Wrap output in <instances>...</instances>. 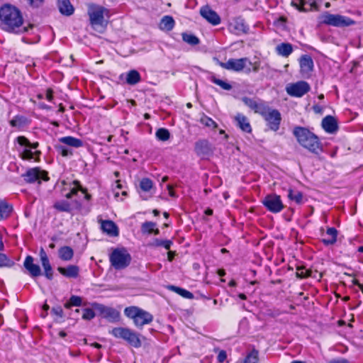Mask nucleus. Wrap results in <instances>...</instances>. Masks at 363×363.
<instances>
[{
    "label": "nucleus",
    "instance_id": "f257e3e1",
    "mask_svg": "<svg viewBox=\"0 0 363 363\" xmlns=\"http://www.w3.org/2000/svg\"><path fill=\"white\" fill-rule=\"evenodd\" d=\"M33 28V24H24L22 12L16 6L5 4L0 7V28L2 30L19 35Z\"/></svg>",
    "mask_w": 363,
    "mask_h": 363
},
{
    "label": "nucleus",
    "instance_id": "f03ea898",
    "mask_svg": "<svg viewBox=\"0 0 363 363\" xmlns=\"http://www.w3.org/2000/svg\"><path fill=\"white\" fill-rule=\"evenodd\" d=\"M87 14L91 28L99 33H103L107 26L105 16H108L109 11L102 6L90 4L88 5Z\"/></svg>",
    "mask_w": 363,
    "mask_h": 363
},
{
    "label": "nucleus",
    "instance_id": "7ed1b4c3",
    "mask_svg": "<svg viewBox=\"0 0 363 363\" xmlns=\"http://www.w3.org/2000/svg\"><path fill=\"white\" fill-rule=\"evenodd\" d=\"M125 315L131 319L134 325L142 329L144 325L150 324L153 321V315L138 306H129L124 309Z\"/></svg>",
    "mask_w": 363,
    "mask_h": 363
},
{
    "label": "nucleus",
    "instance_id": "20e7f679",
    "mask_svg": "<svg viewBox=\"0 0 363 363\" xmlns=\"http://www.w3.org/2000/svg\"><path fill=\"white\" fill-rule=\"evenodd\" d=\"M110 333L116 338H120L135 348H139L142 345L140 334L129 328L117 327L111 330Z\"/></svg>",
    "mask_w": 363,
    "mask_h": 363
},
{
    "label": "nucleus",
    "instance_id": "39448f33",
    "mask_svg": "<svg viewBox=\"0 0 363 363\" xmlns=\"http://www.w3.org/2000/svg\"><path fill=\"white\" fill-rule=\"evenodd\" d=\"M83 144L82 140L77 138H60L59 143L55 145V148L62 157H69L73 154L71 147L78 148L83 146Z\"/></svg>",
    "mask_w": 363,
    "mask_h": 363
},
{
    "label": "nucleus",
    "instance_id": "423d86ee",
    "mask_svg": "<svg viewBox=\"0 0 363 363\" xmlns=\"http://www.w3.org/2000/svg\"><path fill=\"white\" fill-rule=\"evenodd\" d=\"M321 23L334 27L344 28L353 26L356 22L352 18L340 14H332L326 12L322 17Z\"/></svg>",
    "mask_w": 363,
    "mask_h": 363
},
{
    "label": "nucleus",
    "instance_id": "0eeeda50",
    "mask_svg": "<svg viewBox=\"0 0 363 363\" xmlns=\"http://www.w3.org/2000/svg\"><path fill=\"white\" fill-rule=\"evenodd\" d=\"M110 262L116 269L127 267L131 261V257L125 249H116L110 255Z\"/></svg>",
    "mask_w": 363,
    "mask_h": 363
},
{
    "label": "nucleus",
    "instance_id": "6e6552de",
    "mask_svg": "<svg viewBox=\"0 0 363 363\" xmlns=\"http://www.w3.org/2000/svg\"><path fill=\"white\" fill-rule=\"evenodd\" d=\"M17 142L24 147L21 152V158L23 160H35L40 154V152L37 150L38 143H30L28 138H16Z\"/></svg>",
    "mask_w": 363,
    "mask_h": 363
},
{
    "label": "nucleus",
    "instance_id": "1a4fd4ad",
    "mask_svg": "<svg viewBox=\"0 0 363 363\" xmlns=\"http://www.w3.org/2000/svg\"><path fill=\"white\" fill-rule=\"evenodd\" d=\"M247 63L252 65L251 61L247 57L230 58L226 62L218 61V64L222 68L237 72L243 71Z\"/></svg>",
    "mask_w": 363,
    "mask_h": 363
},
{
    "label": "nucleus",
    "instance_id": "9d476101",
    "mask_svg": "<svg viewBox=\"0 0 363 363\" xmlns=\"http://www.w3.org/2000/svg\"><path fill=\"white\" fill-rule=\"evenodd\" d=\"M262 203L269 211L273 213H279L284 208L280 196L275 194L267 195L264 197Z\"/></svg>",
    "mask_w": 363,
    "mask_h": 363
},
{
    "label": "nucleus",
    "instance_id": "9b49d317",
    "mask_svg": "<svg viewBox=\"0 0 363 363\" xmlns=\"http://www.w3.org/2000/svg\"><path fill=\"white\" fill-rule=\"evenodd\" d=\"M262 117L270 130L274 131L279 130L281 121V116L277 109L269 107V110L264 113Z\"/></svg>",
    "mask_w": 363,
    "mask_h": 363
},
{
    "label": "nucleus",
    "instance_id": "f8f14e48",
    "mask_svg": "<svg viewBox=\"0 0 363 363\" xmlns=\"http://www.w3.org/2000/svg\"><path fill=\"white\" fill-rule=\"evenodd\" d=\"M91 306L102 318L109 321H116L120 318V313L113 308L98 303H92Z\"/></svg>",
    "mask_w": 363,
    "mask_h": 363
},
{
    "label": "nucleus",
    "instance_id": "ddd939ff",
    "mask_svg": "<svg viewBox=\"0 0 363 363\" xmlns=\"http://www.w3.org/2000/svg\"><path fill=\"white\" fill-rule=\"evenodd\" d=\"M311 89L310 85L305 81H299L286 86V90L289 95L295 97H302Z\"/></svg>",
    "mask_w": 363,
    "mask_h": 363
},
{
    "label": "nucleus",
    "instance_id": "4468645a",
    "mask_svg": "<svg viewBox=\"0 0 363 363\" xmlns=\"http://www.w3.org/2000/svg\"><path fill=\"white\" fill-rule=\"evenodd\" d=\"M299 144L308 151L319 154L323 151V146L319 138H297Z\"/></svg>",
    "mask_w": 363,
    "mask_h": 363
},
{
    "label": "nucleus",
    "instance_id": "2eb2a0df",
    "mask_svg": "<svg viewBox=\"0 0 363 363\" xmlns=\"http://www.w3.org/2000/svg\"><path fill=\"white\" fill-rule=\"evenodd\" d=\"M321 0H292L291 5L301 12L318 10V3Z\"/></svg>",
    "mask_w": 363,
    "mask_h": 363
},
{
    "label": "nucleus",
    "instance_id": "dca6fc26",
    "mask_svg": "<svg viewBox=\"0 0 363 363\" xmlns=\"http://www.w3.org/2000/svg\"><path fill=\"white\" fill-rule=\"evenodd\" d=\"M25 181L28 183H33L36 181H48L49 179L47 172L42 171L38 168H32L28 169L23 175Z\"/></svg>",
    "mask_w": 363,
    "mask_h": 363
},
{
    "label": "nucleus",
    "instance_id": "f3484780",
    "mask_svg": "<svg viewBox=\"0 0 363 363\" xmlns=\"http://www.w3.org/2000/svg\"><path fill=\"white\" fill-rule=\"evenodd\" d=\"M229 29L231 32L236 35L247 34L250 28L245 23V20L241 17H238L229 23Z\"/></svg>",
    "mask_w": 363,
    "mask_h": 363
},
{
    "label": "nucleus",
    "instance_id": "a211bd4d",
    "mask_svg": "<svg viewBox=\"0 0 363 363\" xmlns=\"http://www.w3.org/2000/svg\"><path fill=\"white\" fill-rule=\"evenodd\" d=\"M200 14L204 19L213 26L220 24L221 21L219 15L208 5L201 8Z\"/></svg>",
    "mask_w": 363,
    "mask_h": 363
},
{
    "label": "nucleus",
    "instance_id": "6ab92c4d",
    "mask_svg": "<svg viewBox=\"0 0 363 363\" xmlns=\"http://www.w3.org/2000/svg\"><path fill=\"white\" fill-rule=\"evenodd\" d=\"M23 266L31 277H37L42 274L40 266L34 263V259L30 255H28L26 257Z\"/></svg>",
    "mask_w": 363,
    "mask_h": 363
},
{
    "label": "nucleus",
    "instance_id": "aec40b11",
    "mask_svg": "<svg viewBox=\"0 0 363 363\" xmlns=\"http://www.w3.org/2000/svg\"><path fill=\"white\" fill-rule=\"evenodd\" d=\"M40 257L42 266L44 269L45 277L48 279L52 280L53 279V270L50 263L48 257L43 248H41L40 250Z\"/></svg>",
    "mask_w": 363,
    "mask_h": 363
},
{
    "label": "nucleus",
    "instance_id": "412c9836",
    "mask_svg": "<svg viewBox=\"0 0 363 363\" xmlns=\"http://www.w3.org/2000/svg\"><path fill=\"white\" fill-rule=\"evenodd\" d=\"M322 128L329 134H334L338 129L337 120L332 116H327L321 123Z\"/></svg>",
    "mask_w": 363,
    "mask_h": 363
},
{
    "label": "nucleus",
    "instance_id": "4be33fe9",
    "mask_svg": "<svg viewBox=\"0 0 363 363\" xmlns=\"http://www.w3.org/2000/svg\"><path fill=\"white\" fill-rule=\"evenodd\" d=\"M195 150L202 159L207 158L212 152V149L207 140H200L196 143Z\"/></svg>",
    "mask_w": 363,
    "mask_h": 363
},
{
    "label": "nucleus",
    "instance_id": "5701e85b",
    "mask_svg": "<svg viewBox=\"0 0 363 363\" xmlns=\"http://www.w3.org/2000/svg\"><path fill=\"white\" fill-rule=\"evenodd\" d=\"M301 72L303 74H310L313 69V61L309 55H303L299 59Z\"/></svg>",
    "mask_w": 363,
    "mask_h": 363
},
{
    "label": "nucleus",
    "instance_id": "b1692460",
    "mask_svg": "<svg viewBox=\"0 0 363 363\" xmlns=\"http://www.w3.org/2000/svg\"><path fill=\"white\" fill-rule=\"evenodd\" d=\"M30 123L31 120L23 115H16L9 121L11 127L19 130L28 127Z\"/></svg>",
    "mask_w": 363,
    "mask_h": 363
},
{
    "label": "nucleus",
    "instance_id": "393cba45",
    "mask_svg": "<svg viewBox=\"0 0 363 363\" xmlns=\"http://www.w3.org/2000/svg\"><path fill=\"white\" fill-rule=\"evenodd\" d=\"M57 8L60 13L65 16H70L74 12V8L69 0H57Z\"/></svg>",
    "mask_w": 363,
    "mask_h": 363
},
{
    "label": "nucleus",
    "instance_id": "a878e982",
    "mask_svg": "<svg viewBox=\"0 0 363 363\" xmlns=\"http://www.w3.org/2000/svg\"><path fill=\"white\" fill-rule=\"evenodd\" d=\"M57 271L67 278H77L79 276V268L77 265H68L67 267H59Z\"/></svg>",
    "mask_w": 363,
    "mask_h": 363
},
{
    "label": "nucleus",
    "instance_id": "bb28decb",
    "mask_svg": "<svg viewBox=\"0 0 363 363\" xmlns=\"http://www.w3.org/2000/svg\"><path fill=\"white\" fill-rule=\"evenodd\" d=\"M294 51L292 44L289 43H281L275 48L276 53L281 57H288Z\"/></svg>",
    "mask_w": 363,
    "mask_h": 363
},
{
    "label": "nucleus",
    "instance_id": "cd10ccee",
    "mask_svg": "<svg viewBox=\"0 0 363 363\" xmlns=\"http://www.w3.org/2000/svg\"><path fill=\"white\" fill-rule=\"evenodd\" d=\"M235 120L236 121L237 125L244 132L247 133H250L252 130L251 125L250 124L248 118L241 114L238 113L235 117Z\"/></svg>",
    "mask_w": 363,
    "mask_h": 363
},
{
    "label": "nucleus",
    "instance_id": "c85d7f7f",
    "mask_svg": "<svg viewBox=\"0 0 363 363\" xmlns=\"http://www.w3.org/2000/svg\"><path fill=\"white\" fill-rule=\"evenodd\" d=\"M101 229L111 236H116L118 235V227L112 220H103L101 222Z\"/></svg>",
    "mask_w": 363,
    "mask_h": 363
},
{
    "label": "nucleus",
    "instance_id": "c756f323",
    "mask_svg": "<svg viewBox=\"0 0 363 363\" xmlns=\"http://www.w3.org/2000/svg\"><path fill=\"white\" fill-rule=\"evenodd\" d=\"M175 25V21L172 16H164L162 18L159 27L162 30L170 31L172 30Z\"/></svg>",
    "mask_w": 363,
    "mask_h": 363
},
{
    "label": "nucleus",
    "instance_id": "7c9ffc66",
    "mask_svg": "<svg viewBox=\"0 0 363 363\" xmlns=\"http://www.w3.org/2000/svg\"><path fill=\"white\" fill-rule=\"evenodd\" d=\"M325 235L327 236V238H324L322 240V242L325 245H331L336 242L337 231L335 228H328L327 229Z\"/></svg>",
    "mask_w": 363,
    "mask_h": 363
},
{
    "label": "nucleus",
    "instance_id": "2f4dec72",
    "mask_svg": "<svg viewBox=\"0 0 363 363\" xmlns=\"http://www.w3.org/2000/svg\"><path fill=\"white\" fill-rule=\"evenodd\" d=\"M58 256L63 261H70L74 257V250L69 246L61 247L58 250Z\"/></svg>",
    "mask_w": 363,
    "mask_h": 363
},
{
    "label": "nucleus",
    "instance_id": "473e14b6",
    "mask_svg": "<svg viewBox=\"0 0 363 363\" xmlns=\"http://www.w3.org/2000/svg\"><path fill=\"white\" fill-rule=\"evenodd\" d=\"M141 81L140 74L135 69H131L126 74L125 82L129 85H135Z\"/></svg>",
    "mask_w": 363,
    "mask_h": 363
},
{
    "label": "nucleus",
    "instance_id": "72a5a7b5",
    "mask_svg": "<svg viewBox=\"0 0 363 363\" xmlns=\"http://www.w3.org/2000/svg\"><path fill=\"white\" fill-rule=\"evenodd\" d=\"M13 207L5 201H0V220L7 218L12 212Z\"/></svg>",
    "mask_w": 363,
    "mask_h": 363
},
{
    "label": "nucleus",
    "instance_id": "f704fd0d",
    "mask_svg": "<svg viewBox=\"0 0 363 363\" xmlns=\"http://www.w3.org/2000/svg\"><path fill=\"white\" fill-rule=\"evenodd\" d=\"M156 223L152 221H146L143 223L141 225V231L143 234H150L154 233L157 235L160 233V230L157 228H155Z\"/></svg>",
    "mask_w": 363,
    "mask_h": 363
},
{
    "label": "nucleus",
    "instance_id": "c9c22d12",
    "mask_svg": "<svg viewBox=\"0 0 363 363\" xmlns=\"http://www.w3.org/2000/svg\"><path fill=\"white\" fill-rule=\"evenodd\" d=\"M168 289L170 291L177 293V294L180 295L181 296H182L185 298H187V299L194 298V294L191 292H190L189 291H187L184 289H182V288H180V287H178V286H176L174 285L169 286Z\"/></svg>",
    "mask_w": 363,
    "mask_h": 363
},
{
    "label": "nucleus",
    "instance_id": "e433bc0d",
    "mask_svg": "<svg viewBox=\"0 0 363 363\" xmlns=\"http://www.w3.org/2000/svg\"><path fill=\"white\" fill-rule=\"evenodd\" d=\"M54 208L61 212H70L72 207L70 203L67 200L56 201L53 205Z\"/></svg>",
    "mask_w": 363,
    "mask_h": 363
},
{
    "label": "nucleus",
    "instance_id": "4c0bfd02",
    "mask_svg": "<svg viewBox=\"0 0 363 363\" xmlns=\"http://www.w3.org/2000/svg\"><path fill=\"white\" fill-rule=\"evenodd\" d=\"M258 355V351L254 349L250 352L240 363H257L259 360Z\"/></svg>",
    "mask_w": 363,
    "mask_h": 363
},
{
    "label": "nucleus",
    "instance_id": "58836bf2",
    "mask_svg": "<svg viewBox=\"0 0 363 363\" xmlns=\"http://www.w3.org/2000/svg\"><path fill=\"white\" fill-rule=\"evenodd\" d=\"M288 198L298 204L303 202V194L298 190L290 189L288 191Z\"/></svg>",
    "mask_w": 363,
    "mask_h": 363
},
{
    "label": "nucleus",
    "instance_id": "ea45409f",
    "mask_svg": "<svg viewBox=\"0 0 363 363\" xmlns=\"http://www.w3.org/2000/svg\"><path fill=\"white\" fill-rule=\"evenodd\" d=\"M293 134L294 136H316L310 129L301 126L295 127Z\"/></svg>",
    "mask_w": 363,
    "mask_h": 363
},
{
    "label": "nucleus",
    "instance_id": "a19ab883",
    "mask_svg": "<svg viewBox=\"0 0 363 363\" xmlns=\"http://www.w3.org/2000/svg\"><path fill=\"white\" fill-rule=\"evenodd\" d=\"M173 242L170 240H160L156 238L150 245L155 247H163L166 250H169Z\"/></svg>",
    "mask_w": 363,
    "mask_h": 363
},
{
    "label": "nucleus",
    "instance_id": "79ce46f5",
    "mask_svg": "<svg viewBox=\"0 0 363 363\" xmlns=\"http://www.w3.org/2000/svg\"><path fill=\"white\" fill-rule=\"evenodd\" d=\"M210 80L215 84L219 86L223 90L229 91L233 88L232 85L228 82L218 79L215 76H211Z\"/></svg>",
    "mask_w": 363,
    "mask_h": 363
},
{
    "label": "nucleus",
    "instance_id": "37998d69",
    "mask_svg": "<svg viewBox=\"0 0 363 363\" xmlns=\"http://www.w3.org/2000/svg\"><path fill=\"white\" fill-rule=\"evenodd\" d=\"M269 106H267L262 101H257L255 104V106L252 108L255 113L260 114L262 116L264 114V113L269 110Z\"/></svg>",
    "mask_w": 363,
    "mask_h": 363
},
{
    "label": "nucleus",
    "instance_id": "c03bdc74",
    "mask_svg": "<svg viewBox=\"0 0 363 363\" xmlns=\"http://www.w3.org/2000/svg\"><path fill=\"white\" fill-rule=\"evenodd\" d=\"M82 304V298L80 296L72 295L68 302L65 304V307L70 308L72 306H80Z\"/></svg>",
    "mask_w": 363,
    "mask_h": 363
},
{
    "label": "nucleus",
    "instance_id": "a18cd8bd",
    "mask_svg": "<svg viewBox=\"0 0 363 363\" xmlns=\"http://www.w3.org/2000/svg\"><path fill=\"white\" fill-rule=\"evenodd\" d=\"M182 40L191 45H196L200 42L196 35L189 33H182Z\"/></svg>",
    "mask_w": 363,
    "mask_h": 363
},
{
    "label": "nucleus",
    "instance_id": "49530a36",
    "mask_svg": "<svg viewBox=\"0 0 363 363\" xmlns=\"http://www.w3.org/2000/svg\"><path fill=\"white\" fill-rule=\"evenodd\" d=\"M200 123L209 128H216L217 127L216 123L210 117L203 115L200 118Z\"/></svg>",
    "mask_w": 363,
    "mask_h": 363
},
{
    "label": "nucleus",
    "instance_id": "de8ad7c7",
    "mask_svg": "<svg viewBox=\"0 0 363 363\" xmlns=\"http://www.w3.org/2000/svg\"><path fill=\"white\" fill-rule=\"evenodd\" d=\"M152 181L149 178H143L140 182V187L143 191H149L152 188Z\"/></svg>",
    "mask_w": 363,
    "mask_h": 363
},
{
    "label": "nucleus",
    "instance_id": "09e8293b",
    "mask_svg": "<svg viewBox=\"0 0 363 363\" xmlns=\"http://www.w3.org/2000/svg\"><path fill=\"white\" fill-rule=\"evenodd\" d=\"M14 262L7 255L0 253V267H11Z\"/></svg>",
    "mask_w": 363,
    "mask_h": 363
},
{
    "label": "nucleus",
    "instance_id": "8fccbe9b",
    "mask_svg": "<svg viewBox=\"0 0 363 363\" xmlns=\"http://www.w3.org/2000/svg\"><path fill=\"white\" fill-rule=\"evenodd\" d=\"M94 309L92 308H84L83 310V314H82V318L84 320H90L91 319H93L96 314L94 313Z\"/></svg>",
    "mask_w": 363,
    "mask_h": 363
},
{
    "label": "nucleus",
    "instance_id": "3c124183",
    "mask_svg": "<svg viewBox=\"0 0 363 363\" xmlns=\"http://www.w3.org/2000/svg\"><path fill=\"white\" fill-rule=\"evenodd\" d=\"M79 190H82V187L80 186L79 182H74V186L65 195V196L67 199H69L73 195L76 194Z\"/></svg>",
    "mask_w": 363,
    "mask_h": 363
},
{
    "label": "nucleus",
    "instance_id": "603ef678",
    "mask_svg": "<svg viewBox=\"0 0 363 363\" xmlns=\"http://www.w3.org/2000/svg\"><path fill=\"white\" fill-rule=\"evenodd\" d=\"M242 102L246 105L247 107H249L250 109H252V108L255 106V104L257 101L255 100L254 99H251L247 96H244L242 98Z\"/></svg>",
    "mask_w": 363,
    "mask_h": 363
},
{
    "label": "nucleus",
    "instance_id": "864d4df0",
    "mask_svg": "<svg viewBox=\"0 0 363 363\" xmlns=\"http://www.w3.org/2000/svg\"><path fill=\"white\" fill-rule=\"evenodd\" d=\"M297 277L301 279L306 278L309 276V273L304 268H297Z\"/></svg>",
    "mask_w": 363,
    "mask_h": 363
},
{
    "label": "nucleus",
    "instance_id": "5fc2aeb1",
    "mask_svg": "<svg viewBox=\"0 0 363 363\" xmlns=\"http://www.w3.org/2000/svg\"><path fill=\"white\" fill-rule=\"evenodd\" d=\"M155 136H169V132L167 129L161 128L157 130Z\"/></svg>",
    "mask_w": 363,
    "mask_h": 363
},
{
    "label": "nucleus",
    "instance_id": "6e6d98bb",
    "mask_svg": "<svg viewBox=\"0 0 363 363\" xmlns=\"http://www.w3.org/2000/svg\"><path fill=\"white\" fill-rule=\"evenodd\" d=\"M30 6L38 8L43 3L44 0H27Z\"/></svg>",
    "mask_w": 363,
    "mask_h": 363
},
{
    "label": "nucleus",
    "instance_id": "4d7b16f0",
    "mask_svg": "<svg viewBox=\"0 0 363 363\" xmlns=\"http://www.w3.org/2000/svg\"><path fill=\"white\" fill-rule=\"evenodd\" d=\"M227 358V354L225 350H220L218 354L217 359L218 362H223Z\"/></svg>",
    "mask_w": 363,
    "mask_h": 363
},
{
    "label": "nucleus",
    "instance_id": "13d9d810",
    "mask_svg": "<svg viewBox=\"0 0 363 363\" xmlns=\"http://www.w3.org/2000/svg\"><path fill=\"white\" fill-rule=\"evenodd\" d=\"M53 93H54V91L51 88H48L46 91L45 98L50 102H52L53 101V99H54Z\"/></svg>",
    "mask_w": 363,
    "mask_h": 363
},
{
    "label": "nucleus",
    "instance_id": "bf43d9fd",
    "mask_svg": "<svg viewBox=\"0 0 363 363\" xmlns=\"http://www.w3.org/2000/svg\"><path fill=\"white\" fill-rule=\"evenodd\" d=\"M328 363H350L348 360L345 358H337L331 359Z\"/></svg>",
    "mask_w": 363,
    "mask_h": 363
},
{
    "label": "nucleus",
    "instance_id": "052dcab7",
    "mask_svg": "<svg viewBox=\"0 0 363 363\" xmlns=\"http://www.w3.org/2000/svg\"><path fill=\"white\" fill-rule=\"evenodd\" d=\"M167 189L169 191V195L171 196V197H173V198H175L177 197V195H176V193L174 192V189H173V186L170 184H168L167 186Z\"/></svg>",
    "mask_w": 363,
    "mask_h": 363
},
{
    "label": "nucleus",
    "instance_id": "680f3d73",
    "mask_svg": "<svg viewBox=\"0 0 363 363\" xmlns=\"http://www.w3.org/2000/svg\"><path fill=\"white\" fill-rule=\"evenodd\" d=\"M37 106L40 109L50 110L51 107L43 102H39Z\"/></svg>",
    "mask_w": 363,
    "mask_h": 363
},
{
    "label": "nucleus",
    "instance_id": "e2e57ef3",
    "mask_svg": "<svg viewBox=\"0 0 363 363\" xmlns=\"http://www.w3.org/2000/svg\"><path fill=\"white\" fill-rule=\"evenodd\" d=\"M313 110L315 113H323V108L320 105H314L313 106Z\"/></svg>",
    "mask_w": 363,
    "mask_h": 363
},
{
    "label": "nucleus",
    "instance_id": "0e129e2a",
    "mask_svg": "<svg viewBox=\"0 0 363 363\" xmlns=\"http://www.w3.org/2000/svg\"><path fill=\"white\" fill-rule=\"evenodd\" d=\"M52 311L57 315L62 317V310L61 308L58 307L56 308H52Z\"/></svg>",
    "mask_w": 363,
    "mask_h": 363
},
{
    "label": "nucleus",
    "instance_id": "69168bd1",
    "mask_svg": "<svg viewBox=\"0 0 363 363\" xmlns=\"http://www.w3.org/2000/svg\"><path fill=\"white\" fill-rule=\"evenodd\" d=\"M353 284L354 285H357L359 289L362 291V292L363 293V284H360L357 279H354L353 281Z\"/></svg>",
    "mask_w": 363,
    "mask_h": 363
},
{
    "label": "nucleus",
    "instance_id": "338daca9",
    "mask_svg": "<svg viewBox=\"0 0 363 363\" xmlns=\"http://www.w3.org/2000/svg\"><path fill=\"white\" fill-rule=\"evenodd\" d=\"M174 255H175L174 252H172V251H169V252H168V260H169V262L172 261V260H173V259H174Z\"/></svg>",
    "mask_w": 363,
    "mask_h": 363
},
{
    "label": "nucleus",
    "instance_id": "774afa93",
    "mask_svg": "<svg viewBox=\"0 0 363 363\" xmlns=\"http://www.w3.org/2000/svg\"><path fill=\"white\" fill-rule=\"evenodd\" d=\"M4 249V242H3V240H2V237L0 235V251H3Z\"/></svg>",
    "mask_w": 363,
    "mask_h": 363
}]
</instances>
